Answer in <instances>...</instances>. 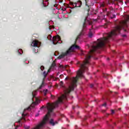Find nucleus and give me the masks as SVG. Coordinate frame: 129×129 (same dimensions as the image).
<instances>
[{
	"mask_svg": "<svg viewBox=\"0 0 129 129\" xmlns=\"http://www.w3.org/2000/svg\"><path fill=\"white\" fill-rule=\"evenodd\" d=\"M87 22H89V21L87 20V17H86L85 18L84 22L83 23V29L76 38L75 44L71 46L70 48L66 51V52H62L60 55H59L57 57V59H62V58H64V57H66V56H68L69 54L74 51V49H80V47L78 45H76L75 44H76V41H77V40H79V39H80V38H81L82 36L84 35V29L86 28V23H87Z\"/></svg>",
	"mask_w": 129,
	"mask_h": 129,
	"instance_id": "obj_1",
	"label": "nucleus"
},
{
	"mask_svg": "<svg viewBox=\"0 0 129 129\" xmlns=\"http://www.w3.org/2000/svg\"><path fill=\"white\" fill-rule=\"evenodd\" d=\"M47 77V73H46V72H43V78L42 79V81L41 85L39 87L38 89H42L44 86H45V79Z\"/></svg>",
	"mask_w": 129,
	"mask_h": 129,
	"instance_id": "obj_2",
	"label": "nucleus"
},
{
	"mask_svg": "<svg viewBox=\"0 0 129 129\" xmlns=\"http://www.w3.org/2000/svg\"><path fill=\"white\" fill-rule=\"evenodd\" d=\"M60 36H58L57 37H53L52 38V43L53 44V45H56L57 44H58V41H59V40H60Z\"/></svg>",
	"mask_w": 129,
	"mask_h": 129,
	"instance_id": "obj_3",
	"label": "nucleus"
},
{
	"mask_svg": "<svg viewBox=\"0 0 129 129\" xmlns=\"http://www.w3.org/2000/svg\"><path fill=\"white\" fill-rule=\"evenodd\" d=\"M74 5H75V8H81V6H82V2L79 1L77 3H75Z\"/></svg>",
	"mask_w": 129,
	"mask_h": 129,
	"instance_id": "obj_4",
	"label": "nucleus"
},
{
	"mask_svg": "<svg viewBox=\"0 0 129 129\" xmlns=\"http://www.w3.org/2000/svg\"><path fill=\"white\" fill-rule=\"evenodd\" d=\"M119 3H121V1L119 0H114V1L112 2V4L117 6Z\"/></svg>",
	"mask_w": 129,
	"mask_h": 129,
	"instance_id": "obj_5",
	"label": "nucleus"
},
{
	"mask_svg": "<svg viewBox=\"0 0 129 129\" xmlns=\"http://www.w3.org/2000/svg\"><path fill=\"white\" fill-rule=\"evenodd\" d=\"M27 115H28V114H24L23 113L22 114V116H23L22 118H21L18 121V122L19 123H21V121H22V119H24L25 120V118L24 117V116H27Z\"/></svg>",
	"mask_w": 129,
	"mask_h": 129,
	"instance_id": "obj_6",
	"label": "nucleus"
},
{
	"mask_svg": "<svg viewBox=\"0 0 129 129\" xmlns=\"http://www.w3.org/2000/svg\"><path fill=\"white\" fill-rule=\"evenodd\" d=\"M49 123L51 124V125L54 126L55 124H57V123H58V122H57V121H55V122H54V120H53V119H51L49 121Z\"/></svg>",
	"mask_w": 129,
	"mask_h": 129,
	"instance_id": "obj_7",
	"label": "nucleus"
},
{
	"mask_svg": "<svg viewBox=\"0 0 129 129\" xmlns=\"http://www.w3.org/2000/svg\"><path fill=\"white\" fill-rule=\"evenodd\" d=\"M86 2V6H87V9L86 10V11H87V15H89V11H90V7H89V6L87 5V0H85Z\"/></svg>",
	"mask_w": 129,
	"mask_h": 129,
	"instance_id": "obj_8",
	"label": "nucleus"
},
{
	"mask_svg": "<svg viewBox=\"0 0 129 129\" xmlns=\"http://www.w3.org/2000/svg\"><path fill=\"white\" fill-rule=\"evenodd\" d=\"M31 45L33 47H37L38 46V42L36 41H33Z\"/></svg>",
	"mask_w": 129,
	"mask_h": 129,
	"instance_id": "obj_9",
	"label": "nucleus"
},
{
	"mask_svg": "<svg viewBox=\"0 0 129 129\" xmlns=\"http://www.w3.org/2000/svg\"><path fill=\"white\" fill-rule=\"evenodd\" d=\"M92 36H93V34H92V32H91V30H90V32L89 33V38H92Z\"/></svg>",
	"mask_w": 129,
	"mask_h": 129,
	"instance_id": "obj_10",
	"label": "nucleus"
},
{
	"mask_svg": "<svg viewBox=\"0 0 129 129\" xmlns=\"http://www.w3.org/2000/svg\"><path fill=\"white\" fill-rule=\"evenodd\" d=\"M60 86L61 87H63V88H65V87H64V83L63 81H60L59 83Z\"/></svg>",
	"mask_w": 129,
	"mask_h": 129,
	"instance_id": "obj_11",
	"label": "nucleus"
},
{
	"mask_svg": "<svg viewBox=\"0 0 129 129\" xmlns=\"http://www.w3.org/2000/svg\"><path fill=\"white\" fill-rule=\"evenodd\" d=\"M68 67V66H66L65 67H64L63 65H61V64H59V68H66V67Z\"/></svg>",
	"mask_w": 129,
	"mask_h": 129,
	"instance_id": "obj_12",
	"label": "nucleus"
},
{
	"mask_svg": "<svg viewBox=\"0 0 129 129\" xmlns=\"http://www.w3.org/2000/svg\"><path fill=\"white\" fill-rule=\"evenodd\" d=\"M51 67L52 68H55V67H56V63H55V62L52 63Z\"/></svg>",
	"mask_w": 129,
	"mask_h": 129,
	"instance_id": "obj_13",
	"label": "nucleus"
},
{
	"mask_svg": "<svg viewBox=\"0 0 129 129\" xmlns=\"http://www.w3.org/2000/svg\"><path fill=\"white\" fill-rule=\"evenodd\" d=\"M44 93H43V94H44V96H46V95H47V92H48V90H44Z\"/></svg>",
	"mask_w": 129,
	"mask_h": 129,
	"instance_id": "obj_14",
	"label": "nucleus"
},
{
	"mask_svg": "<svg viewBox=\"0 0 129 129\" xmlns=\"http://www.w3.org/2000/svg\"><path fill=\"white\" fill-rule=\"evenodd\" d=\"M110 16L111 19H113L116 17V16H115V15H113V14L110 15Z\"/></svg>",
	"mask_w": 129,
	"mask_h": 129,
	"instance_id": "obj_15",
	"label": "nucleus"
},
{
	"mask_svg": "<svg viewBox=\"0 0 129 129\" xmlns=\"http://www.w3.org/2000/svg\"><path fill=\"white\" fill-rule=\"evenodd\" d=\"M70 5H71V6H73L74 7V8H75V6H74V3L73 2H70Z\"/></svg>",
	"mask_w": 129,
	"mask_h": 129,
	"instance_id": "obj_16",
	"label": "nucleus"
},
{
	"mask_svg": "<svg viewBox=\"0 0 129 129\" xmlns=\"http://www.w3.org/2000/svg\"><path fill=\"white\" fill-rule=\"evenodd\" d=\"M47 39L48 40H51V39H52V36L49 35L48 37H47Z\"/></svg>",
	"mask_w": 129,
	"mask_h": 129,
	"instance_id": "obj_17",
	"label": "nucleus"
},
{
	"mask_svg": "<svg viewBox=\"0 0 129 129\" xmlns=\"http://www.w3.org/2000/svg\"><path fill=\"white\" fill-rule=\"evenodd\" d=\"M101 7H102L103 8L105 7V4H104V3H102L101 4Z\"/></svg>",
	"mask_w": 129,
	"mask_h": 129,
	"instance_id": "obj_18",
	"label": "nucleus"
},
{
	"mask_svg": "<svg viewBox=\"0 0 129 129\" xmlns=\"http://www.w3.org/2000/svg\"><path fill=\"white\" fill-rule=\"evenodd\" d=\"M40 69L41 70L43 71L45 69V67H44V66H42L41 67H40Z\"/></svg>",
	"mask_w": 129,
	"mask_h": 129,
	"instance_id": "obj_19",
	"label": "nucleus"
},
{
	"mask_svg": "<svg viewBox=\"0 0 129 129\" xmlns=\"http://www.w3.org/2000/svg\"><path fill=\"white\" fill-rule=\"evenodd\" d=\"M25 129H29V128H30V126H25Z\"/></svg>",
	"mask_w": 129,
	"mask_h": 129,
	"instance_id": "obj_20",
	"label": "nucleus"
},
{
	"mask_svg": "<svg viewBox=\"0 0 129 129\" xmlns=\"http://www.w3.org/2000/svg\"><path fill=\"white\" fill-rule=\"evenodd\" d=\"M31 95L32 96L33 98L35 97V95H34V92H32L31 93Z\"/></svg>",
	"mask_w": 129,
	"mask_h": 129,
	"instance_id": "obj_21",
	"label": "nucleus"
},
{
	"mask_svg": "<svg viewBox=\"0 0 129 129\" xmlns=\"http://www.w3.org/2000/svg\"><path fill=\"white\" fill-rule=\"evenodd\" d=\"M111 112H112V114H113V113H114V110H111Z\"/></svg>",
	"mask_w": 129,
	"mask_h": 129,
	"instance_id": "obj_22",
	"label": "nucleus"
},
{
	"mask_svg": "<svg viewBox=\"0 0 129 129\" xmlns=\"http://www.w3.org/2000/svg\"><path fill=\"white\" fill-rule=\"evenodd\" d=\"M90 87H91V88H92L93 87V84H91Z\"/></svg>",
	"mask_w": 129,
	"mask_h": 129,
	"instance_id": "obj_23",
	"label": "nucleus"
},
{
	"mask_svg": "<svg viewBox=\"0 0 129 129\" xmlns=\"http://www.w3.org/2000/svg\"><path fill=\"white\" fill-rule=\"evenodd\" d=\"M103 106H106V103H104Z\"/></svg>",
	"mask_w": 129,
	"mask_h": 129,
	"instance_id": "obj_24",
	"label": "nucleus"
},
{
	"mask_svg": "<svg viewBox=\"0 0 129 129\" xmlns=\"http://www.w3.org/2000/svg\"><path fill=\"white\" fill-rule=\"evenodd\" d=\"M30 109V107L25 109V110H29Z\"/></svg>",
	"mask_w": 129,
	"mask_h": 129,
	"instance_id": "obj_25",
	"label": "nucleus"
},
{
	"mask_svg": "<svg viewBox=\"0 0 129 129\" xmlns=\"http://www.w3.org/2000/svg\"><path fill=\"white\" fill-rule=\"evenodd\" d=\"M84 120H86V119H87V117H85L84 118Z\"/></svg>",
	"mask_w": 129,
	"mask_h": 129,
	"instance_id": "obj_26",
	"label": "nucleus"
},
{
	"mask_svg": "<svg viewBox=\"0 0 129 129\" xmlns=\"http://www.w3.org/2000/svg\"><path fill=\"white\" fill-rule=\"evenodd\" d=\"M68 79H69V78H68V77H67L65 79L66 80H68Z\"/></svg>",
	"mask_w": 129,
	"mask_h": 129,
	"instance_id": "obj_27",
	"label": "nucleus"
},
{
	"mask_svg": "<svg viewBox=\"0 0 129 129\" xmlns=\"http://www.w3.org/2000/svg\"><path fill=\"white\" fill-rule=\"evenodd\" d=\"M122 37H126V35H123Z\"/></svg>",
	"mask_w": 129,
	"mask_h": 129,
	"instance_id": "obj_28",
	"label": "nucleus"
},
{
	"mask_svg": "<svg viewBox=\"0 0 129 129\" xmlns=\"http://www.w3.org/2000/svg\"><path fill=\"white\" fill-rule=\"evenodd\" d=\"M35 116H36V117L39 116V114H37L36 115H35Z\"/></svg>",
	"mask_w": 129,
	"mask_h": 129,
	"instance_id": "obj_29",
	"label": "nucleus"
},
{
	"mask_svg": "<svg viewBox=\"0 0 129 129\" xmlns=\"http://www.w3.org/2000/svg\"><path fill=\"white\" fill-rule=\"evenodd\" d=\"M124 31L125 32H126V29H124Z\"/></svg>",
	"mask_w": 129,
	"mask_h": 129,
	"instance_id": "obj_30",
	"label": "nucleus"
},
{
	"mask_svg": "<svg viewBox=\"0 0 129 129\" xmlns=\"http://www.w3.org/2000/svg\"><path fill=\"white\" fill-rule=\"evenodd\" d=\"M61 76H63V75H60V78H61Z\"/></svg>",
	"mask_w": 129,
	"mask_h": 129,
	"instance_id": "obj_31",
	"label": "nucleus"
},
{
	"mask_svg": "<svg viewBox=\"0 0 129 129\" xmlns=\"http://www.w3.org/2000/svg\"><path fill=\"white\" fill-rule=\"evenodd\" d=\"M74 108H75V107L73 106V109H74Z\"/></svg>",
	"mask_w": 129,
	"mask_h": 129,
	"instance_id": "obj_32",
	"label": "nucleus"
},
{
	"mask_svg": "<svg viewBox=\"0 0 129 129\" xmlns=\"http://www.w3.org/2000/svg\"><path fill=\"white\" fill-rule=\"evenodd\" d=\"M47 72H50V70H48Z\"/></svg>",
	"mask_w": 129,
	"mask_h": 129,
	"instance_id": "obj_33",
	"label": "nucleus"
},
{
	"mask_svg": "<svg viewBox=\"0 0 129 129\" xmlns=\"http://www.w3.org/2000/svg\"><path fill=\"white\" fill-rule=\"evenodd\" d=\"M121 109V108H120L118 109V110H120Z\"/></svg>",
	"mask_w": 129,
	"mask_h": 129,
	"instance_id": "obj_34",
	"label": "nucleus"
},
{
	"mask_svg": "<svg viewBox=\"0 0 129 129\" xmlns=\"http://www.w3.org/2000/svg\"><path fill=\"white\" fill-rule=\"evenodd\" d=\"M107 16H109V13H108V14H107Z\"/></svg>",
	"mask_w": 129,
	"mask_h": 129,
	"instance_id": "obj_35",
	"label": "nucleus"
},
{
	"mask_svg": "<svg viewBox=\"0 0 129 129\" xmlns=\"http://www.w3.org/2000/svg\"><path fill=\"white\" fill-rule=\"evenodd\" d=\"M115 93L116 94H117V92H115Z\"/></svg>",
	"mask_w": 129,
	"mask_h": 129,
	"instance_id": "obj_36",
	"label": "nucleus"
},
{
	"mask_svg": "<svg viewBox=\"0 0 129 129\" xmlns=\"http://www.w3.org/2000/svg\"><path fill=\"white\" fill-rule=\"evenodd\" d=\"M107 60H109V58H107Z\"/></svg>",
	"mask_w": 129,
	"mask_h": 129,
	"instance_id": "obj_37",
	"label": "nucleus"
},
{
	"mask_svg": "<svg viewBox=\"0 0 129 129\" xmlns=\"http://www.w3.org/2000/svg\"><path fill=\"white\" fill-rule=\"evenodd\" d=\"M58 75H59V74H57V76H58Z\"/></svg>",
	"mask_w": 129,
	"mask_h": 129,
	"instance_id": "obj_38",
	"label": "nucleus"
},
{
	"mask_svg": "<svg viewBox=\"0 0 129 129\" xmlns=\"http://www.w3.org/2000/svg\"><path fill=\"white\" fill-rule=\"evenodd\" d=\"M51 96H53V95H51Z\"/></svg>",
	"mask_w": 129,
	"mask_h": 129,
	"instance_id": "obj_39",
	"label": "nucleus"
},
{
	"mask_svg": "<svg viewBox=\"0 0 129 129\" xmlns=\"http://www.w3.org/2000/svg\"><path fill=\"white\" fill-rule=\"evenodd\" d=\"M71 117H73V116H71Z\"/></svg>",
	"mask_w": 129,
	"mask_h": 129,
	"instance_id": "obj_40",
	"label": "nucleus"
},
{
	"mask_svg": "<svg viewBox=\"0 0 129 129\" xmlns=\"http://www.w3.org/2000/svg\"><path fill=\"white\" fill-rule=\"evenodd\" d=\"M95 14L96 15V13H95Z\"/></svg>",
	"mask_w": 129,
	"mask_h": 129,
	"instance_id": "obj_41",
	"label": "nucleus"
},
{
	"mask_svg": "<svg viewBox=\"0 0 129 129\" xmlns=\"http://www.w3.org/2000/svg\"><path fill=\"white\" fill-rule=\"evenodd\" d=\"M107 115H108V114H107Z\"/></svg>",
	"mask_w": 129,
	"mask_h": 129,
	"instance_id": "obj_42",
	"label": "nucleus"
},
{
	"mask_svg": "<svg viewBox=\"0 0 129 129\" xmlns=\"http://www.w3.org/2000/svg\"><path fill=\"white\" fill-rule=\"evenodd\" d=\"M114 124H115V123H114Z\"/></svg>",
	"mask_w": 129,
	"mask_h": 129,
	"instance_id": "obj_43",
	"label": "nucleus"
}]
</instances>
